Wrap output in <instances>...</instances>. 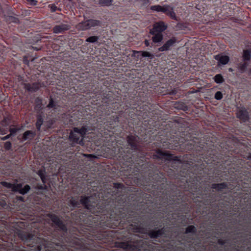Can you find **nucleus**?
I'll list each match as a JSON object with an SVG mask.
<instances>
[{
	"label": "nucleus",
	"mask_w": 251,
	"mask_h": 251,
	"mask_svg": "<svg viewBox=\"0 0 251 251\" xmlns=\"http://www.w3.org/2000/svg\"><path fill=\"white\" fill-rule=\"evenodd\" d=\"M157 94L161 96H165L166 95L170 96V98L173 100H176L180 97V93L177 92V90L176 89H171L170 87L159 86L157 90Z\"/></svg>",
	"instance_id": "0eeeda50"
},
{
	"label": "nucleus",
	"mask_w": 251,
	"mask_h": 251,
	"mask_svg": "<svg viewBox=\"0 0 251 251\" xmlns=\"http://www.w3.org/2000/svg\"><path fill=\"white\" fill-rule=\"evenodd\" d=\"M223 98V94L220 91L216 92L215 94V99L217 100H220Z\"/></svg>",
	"instance_id": "e433bc0d"
},
{
	"label": "nucleus",
	"mask_w": 251,
	"mask_h": 251,
	"mask_svg": "<svg viewBox=\"0 0 251 251\" xmlns=\"http://www.w3.org/2000/svg\"><path fill=\"white\" fill-rule=\"evenodd\" d=\"M47 108L50 109H56V102L54 101L52 97H50V100H49V104L47 105Z\"/></svg>",
	"instance_id": "7c9ffc66"
},
{
	"label": "nucleus",
	"mask_w": 251,
	"mask_h": 251,
	"mask_svg": "<svg viewBox=\"0 0 251 251\" xmlns=\"http://www.w3.org/2000/svg\"><path fill=\"white\" fill-rule=\"evenodd\" d=\"M185 234H191L192 235H196L197 234V227L193 225L187 226V227L185 228Z\"/></svg>",
	"instance_id": "5701e85b"
},
{
	"label": "nucleus",
	"mask_w": 251,
	"mask_h": 251,
	"mask_svg": "<svg viewBox=\"0 0 251 251\" xmlns=\"http://www.w3.org/2000/svg\"><path fill=\"white\" fill-rule=\"evenodd\" d=\"M49 7H50V12H54L56 11L57 10L61 11V9L60 8H58L54 4L49 5Z\"/></svg>",
	"instance_id": "4c0bfd02"
},
{
	"label": "nucleus",
	"mask_w": 251,
	"mask_h": 251,
	"mask_svg": "<svg viewBox=\"0 0 251 251\" xmlns=\"http://www.w3.org/2000/svg\"><path fill=\"white\" fill-rule=\"evenodd\" d=\"M0 184L10 189H13L15 188L16 186H17V184H12L10 182L4 181L0 182Z\"/></svg>",
	"instance_id": "72a5a7b5"
},
{
	"label": "nucleus",
	"mask_w": 251,
	"mask_h": 251,
	"mask_svg": "<svg viewBox=\"0 0 251 251\" xmlns=\"http://www.w3.org/2000/svg\"><path fill=\"white\" fill-rule=\"evenodd\" d=\"M176 43V38L173 37L167 40V41L165 43V44L163 45V46L157 49V50L160 52L167 51L170 50L171 48H172L175 46Z\"/></svg>",
	"instance_id": "9d476101"
},
{
	"label": "nucleus",
	"mask_w": 251,
	"mask_h": 251,
	"mask_svg": "<svg viewBox=\"0 0 251 251\" xmlns=\"http://www.w3.org/2000/svg\"><path fill=\"white\" fill-rule=\"evenodd\" d=\"M232 251H251V231L249 234L245 233L240 236Z\"/></svg>",
	"instance_id": "423d86ee"
},
{
	"label": "nucleus",
	"mask_w": 251,
	"mask_h": 251,
	"mask_svg": "<svg viewBox=\"0 0 251 251\" xmlns=\"http://www.w3.org/2000/svg\"><path fill=\"white\" fill-rule=\"evenodd\" d=\"M152 10L158 12H165L168 10L172 9V8L170 7L168 5H165L164 6H160L159 5H155L151 6V7Z\"/></svg>",
	"instance_id": "a211bd4d"
},
{
	"label": "nucleus",
	"mask_w": 251,
	"mask_h": 251,
	"mask_svg": "<svg viewBox=\"0 0 251 251\" xmlns=\"http://www.w3.org/2000/svg\"><path fill=\"white\" fill-rule=\"evenodd\" d=\"M26 1L32 6H35L37 4L36 0H26Z\"/></svg>",
	"instance_id": "37998d69"
},
{
	"label": "nucleus",
	"mask_w": 251,
	"mask_h": 251,
	"mask_svg": "<svg viewBox=\"0 0 251 251\" xmlns=\"http://www.w3.org/2000/svg\"><path fill=\"white\" fill-rule=\"evenodd\" d=\"M24 63L27 65L29 64V61H28L27 58H26V57H24Z\"/></svg>",
	"instance_id": "a18cd8bd"
},
{
	"label": "nucleus",
	"mask_w": 251,
	"mask_h": 251,
	"mask_svg": "<svg viewBox=\"0 0 251 251\" xmlns=\"http://www.w3.org/2000/svg\"><path fill=\"white\" fill-rule=\"evenodd\" d=\"M163 13H164L165 15L168 16L171 18V19L176 20V14H175V12L173 11V9H170L167 10V11L166 12H161Z\"/></svg>",
	"instance_id": "cd10ccee"
},
{
	"label": "nucleus",
	"mask_w": 251,
	"mask_h": 251,
	"mask_svg": "<svg viewBox=\"0 0 251 251\" xmlns=\"http://www.w3.org/2000/svg\"><path fill=\"white\" fill-rule=\"evenodd\" d=\"M243 61H249L251 58V49L250 50H243Z\"/></svg>",
	"instance_id": "393cba45"
},
{
	"label": "nucleus",
	"mask_w": 251,
	"mask_h": 251,
	"mask_svg": "<svg viewBox=\"0 0 251 251\" xmlns=\"http://www.w3.org/2000/svg\"><path fill=\"white\" fill-rule=\"evenodd\" d=\"M236 117L238 118L242 122L246 123L249 121V112L245 109L239 110L236 113Z\"/></svg>",
	"instance_id": "4468645a"
},
{
	"label": "nucleus",
	"mask_w": 251,
	"mask_h": 251,
	"mask_svg": "<svg viewBox=\"0 0 251 251\" xmlns=\"http://www.w3.org/2000/svg\"><path fill=\"white\" fill-rule=\"evenodd\" d=\"M250 157H251V156H250Z\"/></svg>",
	"instance_id": "4d7b16f0"
},
{
	"label": "nucleus",
	"mask_w": 251,
	"mask_h": 251,
	"mask_svg": "<svg viewBox=\"0 0 251 251\" xmlns=\"http://www.w3.org/2000/svg\"><path fill=\"white\" fill-rule=\"evenodd\" d=\"M39 218L31 223L34 234L19 233L22 240L35 251H161L150 241L140 238L128 227L74 224L69 231L56 214ZM147 234V233H144Z\"/></svg>",
	"instance_id": "f03ea898"
},
{
	"label": "nucleus",
	"mask_w": 251,
	"mask_h": 251,
	"mask_svg": "<svg viewBox=\"0 0 251 251\" xmlns=\"http://www.w3.org/2000/svg\"><path fill=\"white\" fill-rule=\"evenodd\" d=\"M18 131V129L16 127H10L9 128V132H10V134L14 135Z\"/></svg>",
	"instance_id": "79ce46f5"
},
{
	"label": "nucleus",
	"mask_w": 251,
	"mask_h": 251,
	"mask_svg": "<svg viewBox=\"0 0 251 251\" xmlns=\"http://www.w3.org/2000/svg\"><path fill=\"white\" fill-rule=\"evenodd\" d=\"M217 243H218L219 245L224 246L226 244V240H223L222 239H218L217 241Z\"/></svg>",
	"instance_id": "a19ab883"
},
{
	"label": "nucleus",
	"mask_w": 251,
	"mask_h": 251,
	"mask_svg": "<svg viewBox=\"0 0 251 251\" xmlns=\"http://www.w3.org/2000/svg\"><path fill=\"white\" fill-rule=\"evenodd\" d=\"M62 118L66 119L64 121V124H65V126H72L73 125L72 117L70 116L69 114H65L63 115Z\"/></svg>",
	"instance_id": "b1692460"
},
{
	"label": "nucleus",
	"mask_w": 251,
	"mask_h": 251,
	"mask_svg": "<svg viewBox=\"0 0 251 251\" xmlns=\"http://www.w3.org/2000/svg\"><path fill=\"white\" fill-rule=\"evenodd\" d=\"M138 53H141V56L143 57H148V60H151L153 58V55L148 51H140Z\"/></svg>",
	"instance_id": "a878e982"
},
{
	"label": "nucleus",
	"mask_w": 251,
	"mask_h": 251,
	"mask_svg": "<svg viewBox=\"0 0 251 251\" xmlns=\"http://www.w3.org/2000/svg\"><path fill=\"white\" fill-rule=\"evenodd\" d=\"M163 142V146L180 151H190L184 157L191 156L189 161L183 160L168 151L156 150L153 158L164 162H171L167 175L174 179L173 202H169L167 214L175 211L187 214L192 210L201 212V207L216 203L219 210L226 213L229 206L232 211L226 213L235 216L240 212L251 213V163L233 155L237 152L226 145H207L190 133L181 132Z\"/></svg>",
	"instance_id": "f257e3e1"
},
{
	"label": "nucleus",
	"mask_w": 251,
	"mask_h": 251,
	"mask_svg": "<svg viewBox=\"0 0 251 251\" xmlns=\"http://www.w3.org/2000/svg\"><path fill=\"white\" fill-rule=\"evenodd\" d=\"M167 24L163 21L155 23L153 24L151 29L150 30V33H162L167 29Z\"/></svg>",
	"instance_id": "1a4fd4ad"
},
{
	"label": "nucleus",
	"mask_w": 251,
	"mask_h": 251,
	"mask_svg": "<svg viewBox=\"0 0 251 251\" xmlns=\"http://www.w3.org/2000/svg\"><path fill=\"white\" fill-rule=\"evenodd\" d=\"M188 236H190V235H188ZM188 238L190 239V237H188Z\"/></svg>",
	"instance_id": "5fc2aeb1"
},
{
	"label": "nucleus",
	"mask_w": 251,
	"mask_h": 251,
	"mask_svg": "<svg viewBox=\"0 0 251 251\" xmlns=\"http://www.w3.org/2000/svg\"><path fill=\"white\" fill-rule=\"evenodd\" d=\"M8 136H9V135H7V137H4V138H0V140H5V139L7 138Z\"/></svg>",
	"instance_id": "3c124183"
},
{
	"label": "nucleus",
	"mask_w": 251,
	"mask_h": 251,
	"mask_svg": "<svg viewBox=\"0 0 251 251\" xmlns=\"http://www.w3.org/2000/svg\"><path fill=\"white\" fill-rule=\"evenodd\" d=\"M214 81L216 84H221L225 81L223 76L221 74H216L214 76Z\"/></svg>",
	"instance_id": "c85d7f7f"
},
{
	"label": "nucleus",
	"mask_w": 251,
	"mask_h": 251,
	"mask_svg": "<svg viewBox=\"0 0 251 251\" xmlns=\"http://www.w3.org/2000/svg\"><path fill=\"white\" fill-rule=\"evenodd\" d=\"M44 123V114L42 111H39L37 112L36 114V128L37 131H40L41 130V126L43 125Z\"/></svg>",
	"instance_id": "dca6fc26"
},
{
	"label": "nucleus",
	"mask_w": 251,
	"mask_h": 251,
	"mask_svg": "<svg viewBox=\"0 0 251 251\" xmlns=\"http://www.w3.org/2000/svg\"><path fill=\"white\" fill-rule=\"evenodd\" d=\"M94 193L90 196H69L63 204L62 209L65 213L72 211L80 205L83 209L75 211L68 217L71 224L105 226L110 228L117 227L128 228V230L139 233H147L151 239L164 238L171 239L170 227L162 224L158 228L148 230L143 227L140 214L134 211V202L138 198L133 194L128 195L129 188L122 183L115 182L113 186L102 187L91 186Z\"/></svg>",
	"instance_id": "7ed1b4c3"
},
{
	"label": "nucleus",
	"mask_w": 251,
	"mask_h": 251,
	"mask_svg": "<svg viewBox=\"0 0 251 251\" xmlns=\"http://www.w3.org/2000/svg\"><path fill=\"white\" fill-rule=\"evenodd\" d=\"M8 21L14 24L19 23V19L16 17L12 16L8 17Z\"/></svg>",
	"instance_id": "58836bf2"
},
{
	"label": "nucleus",
	"mask_w": 251,
	"mask_h": 251,
	"mask_svg": "<svg viewBox=\"0 0 251 251\" xmlns=\"http://www.w3.org/2000/svg\"><path fill=\"white\" fill-rule=\"evenodd\" d=\"M79 192H80V193H82V191H81V190H79Z\"/></svg>",
	"instance_id": "603ef678"
},
{
	"label": "nucleus",
	"mask_w": 251,
	"mask_h": 251,
	"mask_svg": "<svg viewBox=\"0 0 251 251\" xmlns=\"http://www.w3.org/2000/svg\"><path fill=\"white\" fill-rule=\"evenodd\" d=\"M3 202H4V201H3V200H1V201H0V207H3Z\"/></svg>",
	"instance_id": "8fccbe9b"
},
{
	"label": "nucleus",
	"mask_w": 251,
	"mask_h": 251,
	"mask_svg": "<svg viewBox=\"0 0 251 251\" xmlns=\"http://www.w3.org/2000/svg\"><path fill=\"white\" fill-rule=\"evenodd\" d=\"M69 25L68 24H61L57 25L52 28V31L55 34L62 33L69 29Z\"/></svg>",
	"instance_id": "ddd939ff"
},
{
	"label": "nucleus",
	"mask_w": 251,
	"mask_h": 251,
	"mask_svg": "<svg viewBox=\"0 0 251 251\" xmlns=\"http://www.w3.org/2000/svg\"><path fill=\"white\" fill-rule=\"evenodd\" d=\"M40 88H41V83L40 82L27 83L24 84V89L31 93H35Z\"/></svg>",
	"instance_id": "f8f14e48"
},
{
	"label": "nucleus",
	"mask_w": 251,
	"mask_h": 251,
	"mask_svg": "<svg viewBox=\"0 0 251 251\" xmlns=\"http://www.w3.org/2000/svg\"><path fill=\"white\" fill-rule=\"evenodd\" d=\"M35 137V132L33 130H27L23 134V141L32 140Z\"/></svg>",
	"instance_id": "aec40b11"
},
{
	"label": "nucleus",
	"mask_w": 251,
	"mask_h": 251,
	"mask_svg": "<svg viewBox=\"0 0 251 251\" xmlns=\"http://www.w3.org/2000/svg\"><path fill=\"white\" fill-rule=\"evenodd\" d=\"M99 4L102 6H110L112 4L113 0H98Z\"/></svg>",
	"instance_id": "c756f323"
},
{
	"label": "nucleus",
	"mask_w": 251,
	"mask_h": 251,
	"mask_svg": "<svg viewBox=\"0 0 251 251\" xmlns=\"http://www.w3.org/2000/svg\"><path fill=\"white\" fill-rule=\"evenodd\" d=\"M54 124H55V120L53 119H50L45 122L44 125L45 130H49L54 128L55 127Z\"/></svg>",
	"instance_id": "4be33fe9"
},
{
	"label": "nucleus",
	"mask_w": 251,
	"mask_h": 251,
	"mask_svg": "<svg viewBox=\"0 0 251 251\" xmlns=\"http://www.w3.org/2000/svg\"><path fill=\"white\" fill-rule=\"evenodd\" d=\"M101 24V22L99 20L90 19L82 22L77 25V28L82 31H86L89 30L91 27L99 26Z\"/></svg>",
	"instance_id": "6e6552de"
},
{
	"label": "nucleus",
	"mask_w": 251,
	"mask_h": 251,
	"mask_svg": "<svg viewBox=\"0 0 251 251\" xmlns=\"http://www.w3.org/2000/svg\"><path fill=\"white\" fill-rule=\"evenodd\" d=\"M91 129L86 125H82L81 127H75L70 132L69 140L74 144L83 145V138L85 135L91 133Z\"/></svg>",
	"instance_id": "39448f33"
},
{
	"label": "nucleus",
	"mask_w": 251,
	"mask_h": 251,
	"mask_svg": "<svg viewBox=\"0 0 251 251\" xmlns=\"http://www.w3.org/2000/svg\"><path fill=\"white\" fill-rule=\"evenodd\" d=\"M99 37L97 36H90L86 38L85 40V42L91 43H95L99 40Z\"/></svg>",
	"instance_id": "c9c22d12"
},
{
	"label": "nucleus",
	"mask_w": 251,
	"mask_h": 251,
	"mask_svg": "<svg viewBox=\"0 0 251 251\" xmlns=\"http://www.w3.org/2000/svg\"><path fill=\"white\" fill-rule=\"evenodd\" d=\"M37 175L39 176L41 178V180L43 183H46V172H45L44 169H40L37 171Z\"/></svg>",
	"instance_id": "bb28decb"
},
{
	"label": "nucleus",
	"mask_w": 251,
	"mask_h": 251,
	"mask_svg": "<svg viewBox=\"0 0 251 251\" xmlns=\"http://www.w3.org/2000/svg\"><path fill=\"white\" fill-rule=\"evenodd\" d=\"M3 247H4V244L1 242V244H0V251H25L23 247L14 245L11 243L9 244L6 250H3Z\"/></svg>",
	"instance_id": "f3484780"
},
{
	"label": "nucleus",
	"mask_w": 251,
	"mask_h": 251,
	"mask_svg": "<svg viewBox=\"0 0 251 251\" xmlns=\"http://www.w3.org/2000/svg\"><path fill=\"white\" fill-rule=\"evenodd\" d=\"M35 105H36V108L38 109H42V100L40 97H37L35 100Z\"/></svg>",
	"instance_id": "f704fd0d"
},
{
	"label": "nucleus",
	"mask_w": 251,
	"mask_h": 251,
	"mask_svg": "<svg viewBox=\"0 0 251 251\" xmlns=\"http://www.w3.org/2000/svg\"><path fill=\"white\" fill-rule=\"evenodd\" d=\"M30 190V186L28 184L22 187V184L21 183L17 184V186H15L14 189H12V191L14 192H18L20 194L24 195L27 193Z\"/></svg>",
	"instance_id": "2eb2a0df"
},
{
	"label": "nucleus",
	"mask_w": 251,
	"mask_h": 251,
	"mask_svg": "<svg viewBox=\"0 0 251 251\" xmlns=\"http://www.w3.org/2000/svg\"><path fill=\"white\" fill-rule=\"evenodd\" d=\"M152 225L154 226H157L158 225L156 224V222H155L154 220H152L151 222Z\"/></svg>",
	"instance_id": "49530a36"
},
{
	"label": "nucleus",
	"mask_w": 251,
	"mask_h": 251,
	"mask_svg": "<svg viewBox=\"0 0 251 251\" xmlns=\"http://www.w3.org/2000/svg\"><path fill=\"white\" fill-rule=\"evenodd\" d=\"M129 130H132V129H129Z\"/></svg>",
	"instance_id": "6e6d98bb"
},
{
	"label": "nucleus",
	"mask_w": 251,
	"mask_h": 251,
	"mask_svg": "<svg viewBox=\"0 0 251 251\" xmlns=\"http://www.w3.org/2000/svg\"><path fill=\"white\" fill-rule=\"evenodd\" d=\"M150 34L152 35V42L155 44L161 42L163 39V35H162V33H154Z\"/></svg>",
	"instance_id": "412c9836"
},
{
	"label": "nucleus",
	"mask_w": 251,
	"mask_h": 251,
	"mask_svg": "<svg viewBox=\"0 0 251 251\" xmlns=\"http://www.w3.org/2000/svg\"><path fill=\"white\" fill-rule=\"evenodd\" d=\"M248 75H251V68L249 69L248 70Z\"/></svg>",
	"instance_id": "09e8293b"
},
{
	"label": "nucleus",
	"mask_w": 251,
	"mask_h": 251,
	"mask_svg": "<svg viewBox=\"0 0 251 251\" xmlns=\"http://www.w3.org/2000/svg\"><path fill=\"white\" fill-rule=\"evenodd\" d=\"M175 108L183 111L187 110V106L183 102H177L175 103Z\"/></svg>",
	"instance_id": "2f4dec72"
},
{
	"label": "nucleus",
	"mask_w": 251,
	"mask_h": 251,
	"mask_svg": "<svg viewBox=\"0 0 251 251\" xmlns=\"http://www.w3.org/2000/svg\"><path fill=\"white\" fill-rule=\"evenodd\" d=\"M84 177V179H86V176L85 177Z\"/></svg>",
	"instance_id": "864d4df0"
},
{
	"label": "nucleus",
	"mask_w": 251,
	"mask_h": 251,
	"mask_svg": "<svg viewBox=\"0 0 251 251\" xmlns=\"http://www.w3.org/2000/svg\"><path fill=\"white\" fill-rule=\"evenodd\" d=\"M215 60L218 61V66H224L226 65L230 60L229 56L227 55H224L222 53H219L215 55L214 57Z\"/></svg>",
	"instance_id": "9b49d317"
},
{
	"label": "nucleus",
	"mask_w": 251,
	"mask_h": 251,
	"mask_svg": "<svg viewBox=\"0 0 251 251\" xmlns=\"http://www.w3.org/2000/svg\"><path fill=\"white\" fill-rule=\"evenodd\" d=\"M94 193L90 196H69L63 204L62 209L65 213L72 211L80 205L83 209L75 211L68 217L71 224L105 226L110 228L117 227L128 228V230L139 233H147L151 239L164 238L171 239L170 227L162 224L158 228L148 230L143 227L140 214L134 211V202L138 198L133 194L128 195L129 188L122 183L115 182L113 186L102 187L91 186Z\"/></svg>",
	"instance_id": "20e7f679"
},
{
	"label": "nucleus",
	"mask_w": 251,
	"mask_h": 251,
	"mask_svg": "<svg viewBox=\"0 0 251 251\" xmlns=\"http://www.w3.org/2000/svg\"><path fill=\"white\" fill-rule=\"evenodd\" d=\"M149 0H143V2H144V3L147 4L149 3Z\"/></svg>",
	"instance_id": "de8ad7c7"
},
{
	"label": "nucleus",
	"mask_w": 251,
	"mask_h": 251,
	"mask_svg": "<svg viewBox=\"0 0 251 251\" xmlns=\"http://www.w3.org/2000/svg\"><path fill=\"white\" fill-rule=\"evenodd\" d=\"M247 62L248 61H244V63H240L239 65H238V69H239L241 73L245 72L247 70V68H248V63Z\"/></svg>",
	"instance_id": "473e14b6"
},
{
	"label": "nucleus",
	"mask_w": 251,
	"mask_h": 251,
	"mask_svg": "<svg viewBox=\"0 0 251 251\" xmlns=\"http://www.w3.org/2000/svg\"><path fill=\"white\" fill-rule=\"evenodd\" d=\"M150 45V43L148 40H144V45H145V47H149Z\"/></svg>",
	"instance_id": "c03bdc74"
},
{
	"label": "nucleus",
	"mask_w": 251,
	"mask_h": 251,
	"mask_svg": "<svg viewBox=\"0 0 251 251\" xmlns=\"http://www.w3.org/2000/svg\"><path fill=\"white\" fill-rule=\"evenodd\" d=\"M11 142L9 141H7L5 142V144H4V148H5V150L8 151L10 149H11Z\"/></svg>",
	"instance_id": "ea45409f"
},
{
	"label": "nucleus",
	"mask_w": 251,
	"mask_h": 251,
	"mask_svg": "<svg viewBox=\"0 0 251 251\" xmlns=\"http://www.w3.org/2000/svg\"><path fill=\"white\" fill-rule=\"evenodd\" d=\"M36 193L38 194H44L48 191V186L45 183H37L36 187Z\"/></svg>",
	"instance_id": "6ab92c4d"
}]
</instances>
